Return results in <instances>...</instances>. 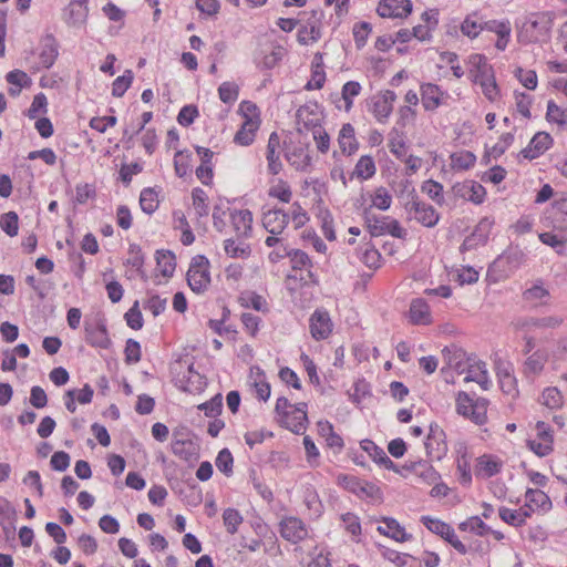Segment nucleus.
I'll return each mask as SVG.
<instances>
[{
	"label": "nucleus",
	"instance_id": "nucleus-1",
	"mask_svg": "<svg viewBox=\"0 0 567 567\" xmlns=\"http://www.w3.org/2000/svg\"><path fill=\"white\" fill-rule=\"evenodd\" d=\"M195 358L189 353L178 354L171 364L175 386L185 393L199 394L207 386L206 377L195 370Z\"/></svg>",
	"mask_w": 567,
	"mask_h": 567
},
{
	"label": "nucleus",
	"instance_id": "nucleus-2",
	"mask_svg": "<svg viewBox=\"0 0 567 567\" xmlns=\"http://www.w3.org/2000/svg\"><path fill=\"white\" fill-rule=\"evenodd\" d=\"M555 14L551 11H538L527 14L517 23V40L522 44L545 43L550 40Z\"/></svg>",
	"mask_w": 567,
	"mask_h": 567
},
{
	"label": "nucleus",
	"instance_id": "nucleus-3",
	"mask_svg": "<svg viewBox=\"0 0 567 567\" xmlns=\"http://www.w3.org/2000/svg\"><path fill=\"white\" fill-rule=\"evenodd\" d=\"M362 218L371 237L391 235L394 238L403 239L406 236V230L396 219L388 215L372 214L371 206L363 208Z\"/></svg>",
	"mask_w": 567,
	"mask_h": 567
},
{
	"label": "nucleus",
	"instance_id": "nucleus-4",
	"mask_svg": "<svg viewBox=\"0 0 567 567\" xmlns=\"http://www.w3.org/2000/svg\"><path fill=\"white\" fill-rule=\"evenodd\" d=\"M408 200L403 204L409 219H414L426 228L435 227L440 219V213L429 203L420 199L415 188H411L406 195Z\"/></svg>",
	"mask_w": 567,
	"mask_h": 567
},
{
	"label": "nucleus",
	"instance_id": "nucleus-5",
	"mask_svg": "<svg viewBox=\"0 0 567 567\" xmlns=\"http://www.w3.org/2000/svg\"><path fill=\"white\" fill-rule=\"evenodd\" d=\"M338 485L352 493L360 499L383 501L381 488L373 482H368L350 474H339L337 477Z\"/></svg>",
	"mask_w": 567,
	"mask_h": 567
},
{
	"label": "nucleus",
	"instance_id": "nucleus-6",
	"mask_svg": "<svg viewBox=\"0 0 567 567\" xmlns=\"http://www.w3.org/2000/svg\"><path fill=\"white\" fill-rule=\"evenodd\" d=\"M280 536L292 545L302 543L309 536L306 523L297 516H285L279 522Z\"/></svg>",
	"mask_w": 567,
	"mask_h": 567
},
{
	"label": "nucleus",
	"instance_id": "nucleus-7",
	"mask_svg": "<svg viewBox=\"0 0 567 567\" xmlns=\"http://www.w3.org/2000/svg\"><path fill=\"white\" fill-rule=\"evenodd\" d=\"M526 255L518 245L511 244L489 266L502 272H511L518 269L525 261Z\"/></svg>",
	"mask_w": 567,
	"mask_h": 567
},
{
	"label": "nucleus",
	"instance_id": "nucleus-8",
	"mask_svg": "<svg viewBox=\"0 0 567 567\" xmlns=\"http://www.w3.org/2000/svg\"><path fill=\"white\" fill-rule=\"evenodd\" d=\"M309 330L316 341H322L329 338L333 330V323L326 308H317L311 313L309 318Z\"/></svg>",
	"mask_w": 567,
	"mask_h": 567
},
{
	"label": "nucleus",
	"instance_id": "nucleus-9",
	"mask_svg": "<svg viewBox=\"0 0 567 567\" xmlns=\"http://www.w3.org/2000/svg\"><path fill=\"white\" fill-rule=\"evenodd\" d=\"M85 341L93 348L107 350L112 346L104 318H99L94 323L84 324Z\"/></svg>",
	"mask_w": 567,
	"mask_h": 567
},
{
	"label": "nucleus",
	"instance_id": "nucleus-10",
	"mask_svg": "<svg viewBox=\"0 0 567 567\" xmlns=\"http://www.w3.org/2000/svg\"><path fill=\"white\" fill-rule=\"evenodd\" d=\"M452 190L455 197L468 200L475 205L483 204L487 194L486 188L473 179L455 183Z\"/></svg>",
	"mask_w": 567,
	"mask_h": 567
},
{
	"label": "nucleus",
	"instance_id": "nucleus-11",
	"mask_svg": "<svg viewBox=\"0 0 567 567\" xmlns=\"http://www.w3.org/2000/svg\"><path fill=\"white\" fill-rule=\"evenodd\" d=\"M413 11L411 0H380L377 13L381 18L406 19Z\"/></svg>",
	"mask_w": 567,
	"mask_h": 567
},
{
	"label": "nucleus",
	"instance_id": "nucleus-12",
	"mask_svg": "<svg viewBox=\"0 0 567 567\" xmlns=\"http://www.w3.org/2000/svg\"><path fill=\"white\" fill-rule=\"evenodd\" d=\"M360 447L364 451L371 460L381 467L385 470L392 471L401 476H404L403 472L399 468V465L395 464L385 453V451L377 445L370 439H363L360 441Z\"/></svg>",
	"mask_w": 567,
	"mask_h": 567
},
{
	"label": "nucleus",
	"instance_id": "nucleus-13",
	"mask_svg": "<svg viewBox=\"0 0 567 567\" xmlns=\"http://www.w3.org/2000/svg\"><path fill=\"white\" fill-rule=\"evenodd\" d=\"M495 372L503 393L514 395L518 393L517 380L514 375V367L509 361L495 360Z\"/></svg>",
	"mask_w": 567,
	"mask_h": 567
},
{
	"label": "nucleus",
	"instance_id": "nucleus-14",
	"mask_svg": "<svg viewBox=\"0 0 567 567\" xmlns=\"http://www.w3.org/2000/svg\"><path fill=\"white\" fill-rule=\"evenodd\" d=\"M422 105L425 111L433 112L439 109L444 99L449 97L447 91L435 83H422L420 87Z\"/></svg>",
	"mask_w": 567,
	"mask_h": 567
},
{
	"label": "nucleus",
	"instance_id": "nucleus-15",
	"mask_svg": "<svg viewBox=\"0 0 567 567\" xmlns=\"http://www.w3.org/2000/svg\"><path fill=\"white\" fill-rule=\"evenodd\" d=\"M554 144L551 135L547 132H537L528 145L520 151L525 159L533 161L542 156Z\"/></svg>",
	"mask_w": 567,
	"mask_h": 567
},
{
	"label": "nucleus",
	"instance_id": "nucleus-16",
	"mask_svg": "<svg viewBox=\"0 0 567 567\" xmlns=\"http://www.w3.org/2000/svg\"><path fill=\"white\" fill-rule=\"evenodd\" d=\"M377 522H382L385 526L379 525L377 530L379 534L389 537L395 542L404 543L412 539V534L408 533L398 519L391 516H381Z\"/></svg>",
	"mask_w": 567,
	"mask_h": 567
},
{
	"label": "nucleus",
	"instance_id": "nucleus-17",
	"mask_svg": "<svg viewBox=\"0 0 567 567\" xmlns=\"http://www.w3.org/2000/svg\"><path fill=\"white\" fill-rule=\"evenodd\" d=\"M59 56V42L52 33H45L41 38L39 52L40 65L43 69H51Z\"/></svg>",
	"mask_w": 567,
	"mask_h": 567
},
{
	"label": "nucleus",
	"instance_id": "nucleus-18",
	"mask_svg": "<svg viewBox=\"0 0 567 567\" xmlns=\"http://www.w3.org/2000/svg\"><path fill=\"white\" fill-rule=\"evenodd\" d=\"M171 451L178 458L187 463L188 466H194L199 460L198 447L192 440H173Z\"/></svg>",
	"mask_w": 567,
	"mask_h": 567
},
{
	"label": "nucleus",
	"instance_id": "nucleus-19",
	"mask_svg": "<svg viewBox=\"0 0 567 567\" xmlns=\"http://www.w3.org/2000/svg\"><path fill=\"white\" fill-rule=\"evenodd\" d=\"M408 318L413 326H430L433 319L427 301L423 298L412 299Z\"/></svg>",
	"mask_w": 567,
	"mask_h": 567
},
{
	"label": "nucleus",
	"instance_id": "nucleus-20",
	"mask_svg": "<svg viewBox=\"0 0 567 567\" xmlns=\"http://www.w3.org/2000/svg\"><path fill=\"white\" fill-rule=\"evenodd\" d=\"M230 221L238 239H247L252 234V213L249 209H234Z\"/></svg>",
	"mask_w": 567,
	"mask_h": 567
},
{
	"label": "nucleus",
	"instance_id": "nucleus-21",
	"mask_svg": "<svg viewBox=\"0 0 567 567\" xmlns=\"http://www.w3.org/2000/svg\"><path fill=\"white\" fill-rule=\"evenodd\" d=\"M290 216L281 208L269 209L264 213L262 225L271 235H280L289 224Z\"/></svg>",
	"mask_w": 567,
	"mask_h": 567
},
{
	"label": "nucleus",
	"instance_id": "nucleus-22",
	"mask_svg": "<svg viewBox=\"0 0 567 567\" xmlns=\"http://www.w3.org/2000/svg\"><path fill=\"white\" fill-rule=\"evenodd\" d=\"M375 546L380 555L385 560L394 564L396 567H422V564L419 561V559L410 554L400 553L382 544H377Z\"/></svg>",
	"mask_w": 567,
	"mask_h": 567
},
{
	"label": "nucleus",
	"instance_id": "nucleus-23",
	"mask_svg": "<svg viewBox=\"0 0 567 567\" xmlns=\"http://www.w3.org/2000/svg\"><path fill=\"white\" fill-rule=\"evenodd\" d=\"M303 504L309 512V519L318 520L324 513V506L316 487L311 484L303 488Z\"/></svg>",
	"mask_w": 567,
	"mask_h": 567
},
{
	"label": "nucleus",
	"instance_id": "nucleus-24",
	"mask_svg": "<svg viewBox=\"0 0 567 567\" xmlns=\"http://www.w3.org/2000/svg\"><path fill=\"white\" fill-rule=\"evenodd\" d=\"M502 467L503 463L496 455L483 454L476 458V475H482L485 478L497 475Z\"/></svg>",
	"mask_w": 567,
	"mask_h": 567
},
{
	"label": "nucleus",
	"instance_id": "nucleus-25",
	"mask_svg": "<svg viewBox=\"0 0 567 567\" xmlns=\"http://www.w3.org/2000/svg\"><path fill=\"white\" fill-rule=\"evenodd\" d=\"M338 143L341 152L348 156L358 151L359 143L355 138L354 127L350 123L342 125L339 132Z\"/></svg>",
	"mask_w": 567,
	"mask_h": 567
},
{
	"label": "nucleus",
	"instance_id": "nucleus-26",
	"mask_svg": "<svg viewBox=\"0 0 567 567\" xmlns=\"http://www.w3.org/2000/svg\"><path fill=\"white\" fill-rule=\"evenodd\" d=\"M470 62L474 68L473 82L476 84L482 80L489 79L491 75H495L493 66L487 62V58L481 53H474L470 55Z\"/></svg>",
	"mask_w": 567,
	"mask_h": 567
},
{
	"label": "nucleus",
	"instance_id": "nucleus-27",
	"mask_svg": "<svg viewBox=\"0 0 567 567\" xmlns=\"http://www.w3.org/2000/svg\"><path fill=\"white\" fill-rule=\"evenodd\" d=\"M235 202H236V198L228 199L226 197H219L218 202L214 205L212 217H213L214 228L217 231L223 233L225 230V228L227 226L226 219H225L226 215L228 212L229 213L231 212L229 208V205Z\"/></svg>",
	"mask_w": 567,
	"mask_h": 567
},
{
	"label": "nucleus",
	"instance_id": "nucleus-28",
	"mask_svg": "<svg viewBox=\"0 0 567 567\" xmlns=\"http://www.w3.org/2000/svg\"><path fill=\"white\" fill-rule=\"evenodd\" d=\"M155 261L163 277H173L176 269V256L172 250L157 249L155 251Z\"/></svg>",
	"mask_w": 567,
	"mask_h": 567
},
{
	"label": "nucleus",
	"instance_id": "nucleus-29",
	"mask_svg": "<svg viewBox=\"0 0 567 567\" xmlns=\"http://www.w3.org/2000/svg\"><path fill=\"white\" fill-rule=\"evenodd\" d=\"M326 82V72L322 64L321 53H316L312 61L311 79L306 83L305 90H320L323 87Z\"/></svg>",
	"mask_w": 567,
	"mask_h": 567
},
{
	"label": "nucleus",
	"instance_id": "nucleus-30",
	"mask_svg": "<svg viewBox=\"0 0 567 567\" xmlns=\"http://www.w3.org/2000/svg\"><path fill=\"white\" fill-rule=\"evenodd\" d=\"M186 280L189 286V288L196 292L202 293L204 292L208 285L210 284V275L208 269L203 270H194L188 269L186 274Z\"/></svg>",
	"mask_w": 567,
	"mask_h": 567
},
{
	"label": "nucleus",
	"instance_id": "nucleus-31",
	"mask_svg": "<svg viewBox=\"0 0 567 567\" xmlns=\"http://www.w3.org/2000/svg\"><path fill=\"white\" fill-rule=\"evenodd\" d=\"M159 192L154 187H145L140 193V207L146 215H153L159 207Z\"/></svg>",
	"mask_w": 567,
	"mask_h": 567
},
{
	"label": "nucleus",
	"instance_id": "nucleus-32",
	"mask_svg": "<svg viewBox=\"0 0 567 567\" xmlns=\"http://www.w3.org/2000/svg\"><path fill=\"white\" fill-rule=\"evenodd\" d=\"M420 522L431 533L442 537L444 540L446 539V537H449V535L452 533V530H454V528L450 524H447L439 518L432 517L430 515L421 516Z\"/></svg>",
	"mask_w": 567,
	"mask_h": 567
},
{
	"label": "nucleus",
	"instance_id": "nucleus-33",
	"mask_svg": "<svg viewBox=\"0 0 567 567\" xmlns=\"http://www.w3.org/2000/svg\"><path fill=\"white\" fill-rule=\"evenodd\" d=\"M377 168L374 159L371 155H362L355 164L352 176H357L362 181H368L375 175Z\"/></svg>",
	"mask_w": 567,
	"mask_h": 567
},
{
	"label": "nucleus",
	"instance_id": "nucleus-34",
	"mask_svg": "<svg viewBox=\"0 0 567 567\" xmlns=\"http://www.w3.org/2000/svg\"><path fill=\"white\" fill-rule=\"evenodd\" d=\"M458 529L462 532H471L477 536H485L492 532V528L477 515L471 516L460 523Z\"/></svg>",
	"mask_w": 567,
	"mask_h": 567
},
{
	"label": "nucleus",
	"instance_id": "nucleus-35",
	"mask_svg": "<svg viewBox=\"0 0 567 567\" xmlns=\"http://www.w3.org/2000/svg\"><path fill=\"white\" fill-rule=\"evenodd\" d=\"M224 250L230 258H248L251 254L249 244L239 241L236 243L234 238H227L224 240Z\"/></svg>",
	"mask_w": 567,
	"mask_h": 567
},
{
	"label": "nucleus",
	"instance_id": "nucleus-36",
	"mask_svg": "<svg viewBox=\"0 0 567 567\" xmlns=\"http://www.w3.org/2000/svg\"><path fill=\"white\" fill-rule=\"evenodd\" d=\"M285 255H288L293 270H302L312 267L309 255L301 249L285 247Z\"/></svg>",
	"mask_w": 567,
	"mask_h": 567
},
{
	"label": "nucleus",
	"instance_id": "nucleus-37",
	"mask_svg": "<svg viewBox=\"0 0 567 567\" xmlns=\"http://www.w3.org/2000/svg\"><path fill=\"white\" fill-rule=\"evenodd\" d=\"M315 111L307 104L301 105L296 113L298 124H302L303 128L315 132L317 127H321V123L319 118L313 117Z\"/></svg>",
	"mask_w": 567,
	"mask_h": 567
},
{
	"label": "nucleus",
	"instance_id": "nucleus-38",
	"mask_svg": "<svg viewBox=\"0 0 567 567\" xmlns=\"http://www.w3.org/2000/svg\"><path fill=\"white\" fill-rule=\"evenodd\" d=\"M456 471L458 474L457 481L463 487L471 486L473 478L471 472L470 457L466 451L457 457Z\"/></svg>",
	"mask_w": 567,
	"mask_h": 567
},
{
	"label": "nucleus",
	"instance_id": "nucleus-39",
	"mask_svg": "<svg viewBox=\"0 0 567 567\" xmlns=\"http://www.w3.org/2000/svg\"><path fill=\"white\" fill-rule=\"evenodd\" d=\"M451 167L456 171H467L476 163V155L471 151H461L451 156Z\"/></svg>",
	"mask_w": 567,
	"mask_h": 567
},
{
	"label": "nucleus",
	"instance_id": "nucleus-40",
	"mask_svg": "<svg viewBox=\"0 0 567 567\" xmlns=\"http://www.w3.org/2000/svg\"><path fill=\"white\" fill-rule=\"evenodd\" d=\"M323 18L324 13L322 10L313 9L310 11L305 24L309 27L311 42H317L321 38V24Z\"/></svg>",
	"mask_w": 567,
	"mask_h": 567
},
{
	"label": "nucleus",
	"instance_id": "nucleus-41",
	"mask_svg": "<svg viewBox=\"0 0 567 567\" xmlns=\"http://www.w3.org/2000/svg\"><path fill=\"white\" fill-rule=\"evenodd\" d=\"M349 395L350 401L355 405H359L365 398L372 395L371 384L364 378H359L354 381L352 392H350Z\"/></svg>",
	"mask_w": 567,
	"mask_h": 567
},
{
	"label": "nucleus",
	"instance_id": "nucleus-42",
	"mask_svg": "<svg viewBox=\"0 0 567 567\" xmlns=\"http://www.w3.org/2000/svg\"><path fill=\"white\" fill-rule=\"evenodd\" d=\"M444 359L447 361L449 367L454 368L460 371L463 370L464 358L466 355L465 351L458 348L455 344L451 347H444L442 350Z\"/></svg>",
	"mask_w": 567,
	"mask_h": 567
},
{
	"label": "nucleus",
	"instance_id": "nucleus-43",
	"mask_svg": "<svg viewBox=\"0 0 567 567\" xmlns=\"http://www.w3.org/2000/svg\"><path fill=\"white\" fill-rule=\"evenodd\" d=\"M192 158L193 155L187 150L176 152L174 156V168L178 177H185L189 172H192Z\"/></svg>",
	"mask_w": 567,
	"mask_h": 567
},
{
	"label": "nucleus",
	"instance_id": "nucleus-44",
	"mask_svg": "<svg viewBox=\"0 0 567 567\" xmlns=\"http://www.w3.org/2000/svg\"><path fill=\"white\" fill-rule=\"evenodd\" d=\"M240 301L244 308H251L264 313L269 311L266 299L256 291H248L243 295Z\"/></svg>",
	"mask_w": 567,
	"mask_h": 567
},
{
	"label": "nucleus",
	"instance_id": "nucleus-45",
	"mask_svg": "<svg viewBox=\"0 0 567 567\" xmlns=\"http://www.w3.org/2000/svg\"><path fill=\"white\" fill-rule=\"evenodd\" d=\"M193 206L198 218L207 217L209 214V207L207 204L208 196L206 192L200 187H194L192 190Z\"/></svg>",
	"mask_w": 567,
	"mask_h": 567
},
{
	"label": "nucleus",
	"instance_id": "nucleus-46",
	"mask_svg": "<svg viewBox=\"0 0 567 567\" xmlns=\"http://www.w3.org/2000/svg\"><path fill=\"white\" fill-rule=\"evenodd\" d=\"M244 522V517L236 508L228 507L223 512V523L228 534L237 533L239 525Z\"/></svg>",
	"mask_w": 567,
	"mask_h": 567
},
{
	"label": "nucleus",
	"instance_id": "nucleus-47",
	"mask_svg": "<svg viewBox=\"0 0 567 567\" xmlns=\"http://www.w3.org/2000/svg\"><path fill=\"white\" fill-rule=\"evenodd\" d=\"M421 189L437 205L442 206L444 204V187L440 182L426 179L422 183Z\"/></svg>",
	"mask_w": 567,
	"mask_h": 567
},
{
	"label": "nucleus",
	"instance_id": "nucleus-48",
	"mask_svg": "<svg viewBox=\"0 0 567 567\" xmlns=\"http://www.w3.org/2000/svg\"><path fill=\"white\" fill-rule=\"evenodd\" d=\"M215 465L219 472L229 477L234 473V457L229 449H221L215 460Z\"/></svg>",
	"mask_w": 567,
	"mask_h": 567
},
{
	"label": "nucleus",
	"instance_id": "nucleus-49",
	"mask_svg": "<svg viewBox=\"0 0 567 567\" xmlns=\"http://www.w3.org/2000/svg\"><path fill=\"white\" fill-rule=\"evenodd\" d=\"M0 228L9 237H16L19 233V216L10 210L0 216Z\"/></svg>",
	"mask_w": 567,
	"mask_h": 567
},
{
	"label": "nucleus",
	"instance_id": "nucleus-50",
	"mask_svg": "<svg viewBox=\"0 0 567 567\" xmlns=\"http://www.w3.org/2000/svg\"><path fill=\"white\" fill-rule=\"evenodd\" d=\"M546 120L561 127L567 124V111L558 106L554 100L547 102Z\"/></svg>",
	"mask_w": 567,
	"mask_h": 567
},
{
	"label": "nucleus",
	"instance_id": "nucleus-51",
	"mask_svg": "<svg viewBox=\"0 0 567 567\" xmlns=\"http://www.w3.org/2000/svg\"><path fill=\"white\" fill-rule=\"evenodd\" d=\"M416 464L419 465V470L415 472V475L422 478L426 484L432 485L441 480L440 473L427 461L419 460Z\"/></svg>",
	"mask_w": 567,
	"mask_h": 567
},
{
	"label": "nucleus",
	"instance_id": "nucleus-52",
	"mask_svg": "<svg viewBox=\"0 0 567 567\" xmlns=\"http://www.w3.org/2000/svg\"><path fill=\"white\" fill-rule=\"evenodd\" d=\"M371 31H372V25L370 22L360 21V22L354 23L352 33H353L355 48L358 50H361L365 47Z\"/></svg>",
	"mask_w": 567,
	"mask_h": 567
},
{
	"label": "nucleus",
	"instance_id": "nucleus-53",
	"mask_svg": "<svg viewBox=\"0 0 567 567\" xmlns=\"http://www.w3.org/2000/svg\"><path fill=\"white\" fill-rule=\"evenodd\" d=\"M134 79L132 70H125L124 73L117 76L112 83V95L122 97L130 89Z\"/></svg>",
	"mask_w": 567,
	"mask_h": 567
},
{
	"label": "nucleus",
	"instance_id": "nucleus-54",
	"mask_svg": "<svg viewBox=\"0 0 567 567\" xmlns=\"http://www.w3.org/2000/svg\"><path fill=\"white\" fill-rule=\"evenodd\" d=\"M198 410L203 411L207 417H217L223 412V395L216 393L210 400L200 403L197 406Z\"/></svg>",
	"mask_w": 567,
	"mask_h": 567
},
{
	"label": "nucleus",
	"instance_id": "nucleus-55",
	"mask_svg": "<svg viewBox=\"0 0 567 567\" xmlns=\"http://www.w3.org/2000/svg\"><path fill=\"white\" fill-rule=\"evenodd\" d=\"M542 398L543 404L550 410L560 409L564 404L563 394L556 386L545 388L542 393Z\"/></svg>",
	"mask_w": 567,
	"mask_h": 567
},
{
	"label": "nucleus",
	"instance_id": "nucleus-56",
	"mask_svg": "<svg viewBox=\"0 0 567 567\" xmlns=\"http://www.w3.org/2000/svg\"><path fill=\"white\" fill-rule=\"evenodd\" d=\"M179 496H182L183 499L192 506H197L203 501L202 488L194 480L187 484L185 489L179 491Z\"/></svg>",
	"mask_w": 567,
	"mask_h": 567
},
{
	"label": "nucleus",
	"instance_id": "nucleus-57",
	"mask_svg": "<svg viewBox=\"0 0 567 567\" xmlns=\"http://www.w3.org/2000/svg\"><path fill=\"white\" fill-rule=\"evenodd\" d=\"M284 49L280 45L275 47L270 53L265 54L258 62L257 66L261 71H270L275 69L282 60Z\"/></svg>",
	"mask_w": 567,
	"mask_h": 567
},
{
	"label": "nucleus",
	"instance_id": "nucleus-58",
	"mask_svg": "<svg viewBox=\"0 0 567 567\" xmlns=\"http://www.w3.org/2000/svg\"><path fill=\"white\" fill-rule=\"evenodd\" d=\"M362 90L361 84L358 81H348L342 85L341 97L346 104V111H350L353 105V99L360 94Z\"/></svg>",
	"mask_w": 567,
	"mask_h": 567
},
{
	"label": "nucleus",
	"instance_id": "nucleus-59",
	"mask_svg": "<svg viewBox=\"0 0 567 567\" xmlns=\"http://www.w3.org/2000/svg\"><path fill=\"white\" fill-rule=\"evenodd\" d=\"M218 95L223 103L234 104L239 96V86L235 82H223L218 87Z\"/></svg>",
	"mask_w": 567,
	"mask_h": 567
},
{
	"label": "nucleus",
	"instance_id": "nucleus-60",
	"mask_svg": "<svg viewBox=\"0 0 567 567\" xmlns=\"http://www.w3.org/2000/svg\"><path fill=\"white\" fill-rule=\"evenodd\" d=\"M318 218L321 221V230L327 240H336L334 221L331 212L328 208L320 209Z\"/></svg>",
	"mask_w": 567,
	"mask_h": 567
},
{
	"label": "nucleus",
	"instance_id": "nucleus-61",
	"mask_svg": "<svg viewBox=\"0 0 567 567\" xmlns=\"http://www.w3.org/2000/svg\"><path fill=\"white\" fill-rule=\"evenodd\" d=\"M280 425L295 434H301L306 431L308 424V415H293L288 419L278 420Z\"/></svg>",
	"mask_w": 567,
	"mask_h": 567
},
{
	"label": "nucleus",
	"instance_id": "nucleus-62",
	"mask_svg": "<svg viewBox=\"0 0 567 567\" xmlns=\"http://www.w3.org/2000/svg\"><path fill=\"white\" fill-rule=\"evenodd\" d=\"M494 224L495 221L492 217H483L474 227L472 231L473 237L477 238L482 246L487 244Z\"/></svg>",
	"mask_w": 567,
	"mask_h": 567
},
{
	"label": "nucleus",
	"instance_id": "nucleus-63",
	"mask_svg": "<svg viewBox=\"0 0 567 567\" xmlns=\"http://www.w3.org/2000/svg\"><path fill=\"white\" fill-rule=\"evenodd\" d=\"M477 12H474L473 14L466 16V18L461 23V32L470 38L475 39L480 35V33L483 31L482 22L478 23L474 18L477 17Z\"/></svg>",
	"mask_w": 567,
	"mask_h": 567
},
{
	"label": "nucleus",
	"instance_id": "nucleus-64",
	"mask_svg": "<svg viewBox=\"0 0 567 567\" xmlns=\"http://www.w3.org/2000/svg\"><path fill=\"white\" fill-rule=\"evenodd\" d=\"M124 320L126 324L133 330H141L143 328L144 319L137 300L125 312Z\"/></svg>",
	"mask_w": 567,
	"mask_h": 567
}]
</instances>
